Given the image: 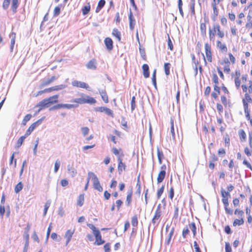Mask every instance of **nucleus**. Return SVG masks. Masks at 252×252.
I'll return each mask as SVG.
<instances>
[{
    "instance_id": "47",
    "label": "nucleus",
    "mask_w": 252,
    "mask_h": 252,
    "mask_svg": "<svg viewBox=\"0 0 252 252\" xmlns=\"http://www.w3.org/2000/svg\"><path fill=\"white\" fill-rule=\"evenodd\" d=\"M23 186L21 182L18 183L15 187L14 190L16 193H18L23 189Z\"/></svg>"
},
{
    "instance_id": "36",
    "label": "nucleus",
    "mask_w": 252,
    "mask_h": 252,
    "mask_svg": "<svg viewBox=\"0 0 252 252\" xmlns=\"http://www.w3.org/2000/svg\"><path fill=\"white\" fill-rule=\"evenodd\" d=\"M174 119L173 118L170 119V132L172 135V137L173 139H175V133L174 131Z\"/></svg>"
},
{
    "instance_id": "48",
    "label": "nucleus",
    "mask_w": 252,
    "mask_h": 252,
    "mask_svg": "<svg viewBox=\"0 0 252 252\" xmlns=\"http://www.w3.org/2000/svg\"><path fill=\"white\" fill-rule=\"evenodd\" d=\"M67 170L69 173L71 174L72 176H74L77 173L76 170L74 168L71 167L70 165L67 166Z\"/></svg>"
},
{
    "instance_id": "64",
    "label": "nucleus",
    "mask_w": 252,
    "mask_h": 252,
    "mask_svg": "<svg viewBox=\"0 0 252 252\" xmlns=\"http://www.w3.org/2000/svg\"><path fill=\"white\" fill-rule=\"evenodd\" d=\"M11 0H4L2 3V7L6 9L9 7Z\"/></svg>"
},
{
    "instance_id": "54",
    "label": "nucleus",
    "mask_w": 252,
    "mask_h": 252,
    "mask_svg": "<svg viewBox=\"0 0 252 252\" xmlns=\"http://www.w3.org/2000/svg\"><path fill=\"white\" fill-rule=\"evenodd\" d=\"M167 45L168 48L170 49V50L173 51L174 49V46L169 35H168Z\"/></svg>"
},
{
    "instance_id": "40",
    "label": "nucleus",
    "mask_w": 252,
    "mask_h": 252,
    "mask_svg": "<svg viewBox=\"0 0 252 252\" xmlns=\"http://www.w3.org/2000/svg\"><path fill=\"white\" fill-rule=\"evenodd\" d=\"M19 4V0H12L11 8L12 11L15 13Z\"/></svg>"
},
{
    "instance_id": "38",
    "label": "nucleus",
    "mask_w": 252,
    "mask_h": 252,
    "mask_svg": "<svg viewBox=\"0 0 252 252\" xmlns=\"http://www.w3.org/2000/svg\"><path fill=\"white\" fill-rule=\"evenodd\" d=\"M200 30L201 34L202 36H205L206 34V25L204 23H201L200 25Z\"/></svg>"
},
{
    "instance_id": "17",
    "label": "nucleus",
    "mask_w": 252,
    "mask_h": 252,
    "mask_svg": "<svg viewBox=\"0 0 252 252\" xmlns=\"http://www.w3.org/2000/svg\"><path fill=\"white\" fill-rule=\"evenodd\" d=\"M95 111L99 112H105L108 116H109L112 118L114 117V114L112 110L106 107L101 106L97 107L95 108Z\"/></svg>"
},
{
    "instance_id": "42",
    "label": "nucleus",
    "mask_w": 252,
    "mask_h": 252,
    "mask_svg": "<svg viewBox=\"0 0 252 252\" xmlns=\"http://www.w3.org/2000/svg\"><path fill=\"white\" fill-rule=\"evenodd\" d=\"M131 224L133 227H137L138 224V217L136 215H134L131 218Z\"/></svg>"
},
{
    "instance_id": "35",
    "label": "nucleus",
    "mask_w": 252,
    "mask_h": 252,
    "mask_svg": "<svg viewBox=\"0 0 252 252\" xmlns=\"http://www.w3.org/2000/svg\"><path fill=\"white\" fill-rule=\"evenodd\" d=\"M132 190H130L129 192H128L127 194L126 195V202L127 206H129L130 205L132 201Z\"/></svg>"
},
{
    "instance_id": "11",
    "label": "nucleus",
    "mask_w": 252,
    "mask_h": 252,
    "mask_svg": "<svg viewBox=\"0 0 252 252\" xmlns=\"http://www.w3.org/2000/svg\"><path fill=\"white\" fill-rule=\"evenodd\" d=\"M166 165L163 164L160 167V170L158 174L157 177V182L158 183H161L165 178L166 175Z\"/></svg>"
},
{
    "instance_id": "43",
    "label": "nucleus",
    "mask_w": 252,
    "mask_h": 252,
    "mask_svg": "<svg viewBox=\"0 0 252 252\" xmlns=\"http://www.w3.org/2000/svg\"><path fill=\"white\" fill-rule=\"evenodd\" d=\"M97 176L92 172H89L88 173L87 182L89 184L90 181L91 180L93 182Z\"/></svg>"
},
{
    "instance_id": "24",
    "label": "nucleus",
    "mask_w": 252,
    "mask_h": 252,
    "mask_svg": "<svg viewBox=\"0 0 252 252\" xmlns=\"http://www.w3.org/2000/svg\"><path fill=\"white\" fill-rule=\"evenodd\" d=\"M86 67L89 69L95 70L97 68V62L95 59H91L86 64Z\"/></svg>"
},
{
    "instance_id": "51",
    "label": "nucleus",
    "mask_w": 252,
    "mask_h": 252,
    "mask_svg": "<svg viewBox=\"0 0 252 252\" xmlns=\"http://www.w3.org/2000/svg\"><path fill=\"white\" fill-rule=\"evenodd\" d=\"M164 186L162 185L157 191V198L159 199L163 192Z\"/></svg>"
},
{
    "instance_id": "49",
    "label": "nucleus",
    "mask_w": 252,
    "mask_h": 252,
    "mask_svg": "<svg viewBox=\"0 0 252 252\" xmlns=\"http://www.w3.org/2000/svg\"><path fill=\"white\" fill-rule=\"evenodd\" d=\"M159 164L162 163V160L163 158V154L162 151L158 150L157 152Z\"/></svg>"
},
{
    "instance_id": "46",
    "label": "nucleus",
    "mask_w": 252,
    "mask_h": 252,
    "mask_svg": "<svg viewBox=\"0 0 252 252\" xmlns=\"http://www.w3.org/2000/svg\"><path fill=\"white\" fill-rule=\"evenodd\" d=\"M32 118V115L31 114H27L25 117L24 118L23 121H22V124L23 125V126H25L26 124H27V123L30 120V119H31Z\"/></svg>"
},
{
    "instance_id": "32",
    "label": "nucleus",
    "mask_w": 252,
    "mask_h": 252,
    "mask_svg": "<svg viewBox=\"0 0 252 252\" xmlns=\"http://www.w3.org/2000/svg\"><path fill=\"white\" fill-rule=\"evenodd\" d=\"M191 58H192V61L193 62V63L195 64L196 70H197V68L198 67L200 72H202V67L201 65L200 64V62L198 61H195V56L194 55H192Z\"/></svg>"
},
{
    "instance_id": "7",
    "label": "nucleus",
    "mask_w": 252,
    "mask_h": 252,
    "mask_svg": "<svg viewBox=\"0 0 252 252\" xmlns=\"http://www.w3.org/2000/svg\"><path fill=\"white\" fill-rule=\"evenodd\" d=\"M204 54L202 53V56L205 65H207L208 63H211L213 60V54L211 45L206 42L204 44Z\"/></svg>"
},
{
    "instance_id": "21",
    "label": "nucleus",
    "mask_w": 252,
    "mask_h": 252,
    "mask_svg": "<svg viewBox=\"0 0 252 252\" xmlns=\"http://www.w3.org/2000/svg\"><path fill=\"white\" fill-rule=\"evenodd\" d=\"M118 162V171L119 174H121L123 171L126 170V166L125 163L123 162V158H121L120 157H119Z\"/></svg>"
},
{
    "instance_id": "13",
    "label": "nucleus",
    "mask_w": 252,
    "mask_h": 252,
    "mask_svg": "<svg viewBox=\"0 0 252 252\" xmlns=\"http://www.w3.org/2000/svg\"><path fill=\"white\" fill-rule=\"evenodd\" d=\"M65 88V85L63 84H61L59 85L54 86L48 88H46L42 91V92H46L47 93H51L53 92L59 91L60 90H62Z\"/></svg>"
},
{
    "instance_id": "50",
    "label": "nucleus",
    "mask_w": 252,
    "mask_h": 252,
    "mask_svg": "<svg viewBox=\"0 0 252 252\" xmlns=\"http://www.w3.org/2000/svg\"><path fill=\"white\" fill-rule=\"evenodd\" d=\"M224 141L225 144V146L229 147L230 146V138L228 134H226L225 136L224 137Z\"/></svg>"
},
{
    "instance_id": "19",
    "label": "nucleus",
    "mask_w": 252,
    "mask_h": 252,
    "mask_svg": "<svg viewBox=\"0 0 252 252\" xmlns=\"http://www.w3.org/2000/svg\"><path fill=\"white\" fill-rule=\"evenodd\" d=\"M128 19L129 29L131 31H133L135 25V20L134 19V17L133 15V13L131 10H130L128 14Z\"/></svg>"
},
{
    "instance_id": "6",
    "label": "nucleus",
    "mask_w": 252,
    "mask_h": 252,
    "mask_svg": "<svg viewBox=\"0 0 252 252\" xmlns=\"http://www.w3.org/2000/svg\"><path fill=\"white\" fill-rule=\"evenodd\" d=\"M59 96L58 94H55L40 101L36 106V107L39 108L38 111L39 112L43 109L48 108L52 105L57 103L58 102Z\"/></svg>"
},
{
    "instance_id": "2",
    "label": "nucleus",
    "mask_w": 252,
    "mask_h": 252,
    "mask_svg": "<svg viewBox=\"0 0 252 252\" xmlns=\"http://www.w3.org/2000/svg\"><path fill=\"white\" fill-rule=\"evenodd\" d=\"M225 37V32L221 29L218 24H214L208 29V38L211 42H216L217 48L221 52L225 53L228 49L225 43L222 42L220 40Z\"/></svg>"
},
{
    "instance_id": "57",
    "label": "nucleus",
    "mask_w": 252,
    "mask_h": 252,
    "mask_svg": "<svg viewBox=\"0 0 252 252\" xmlns=\"http://www.w3.org/2000/svg\"><path fill=\"white\" fill-rule=\"evenodd\" d=\"M244 153L248 157H251L252 155V149H250L248 147L244 148Z\"/></svg>"
},
{
    "instance_id": "62",
    "label": "nucleus",
    "mask_w": 252,
    "mask_h": 252,
    "mask_svg": "<svg viewBox=\"0 0 252 252\" xmlns=\"http://www.w3.org/2000/svg\"><path fill=\"white\" fill-rule=\"evenodd\" d=\"M244 214V213L243 211L237 209L234 211V214L237 215L239 217H240V218H243Z\"/></svg>"
},
{
    "instance_id": "8",
    "label": "nucleus",
    "mask_w": 252,
    "mask_h": 252,
    "mask_svg": "<svg viewBox=\"0 0 252 252\" xmlns=\"http://www.w3.org/2000/svg\"><path fill=\"white\" fill-rule=\"evenodd\" d=\"M221 195L222 196V202L224 204L225 211L226 214L228 215H232L233 210L228 208V198L230 197V194L228 192L226 191L224 189L220 190Z\"/></svg>"
},
{
    "instance_id": "37",
    "label": "nucleus",
    "mask_w": 252,
    "mask_h": 252,
    "mask_svg": "<svg viewBox=\"0 0 252 252\" xmlns=\"http://www.w3.org/2000/svg\"><path fill=\"white\" fill-rule=\"evenodd\" d=\"M84 202V194H81L79 195L77 201V205L80 207L82 206Z\"/></svg>"
},
{
    "instance_id": "30",
    "label": "nucleus",
    "mask_w": 252,
    "mask_h": 252,
    "mask_svg": "<svg viewBox=\"0 0 252 252\" xmlns=\"http://www.w3.org/2000/svg\"><path fill=\"white\" fill-rule=\"evenodd\" d=\"M143 74L145 78H147L150 76L149 67L147 64H144L142 65Z\"/></svg>"
},
{
    "instance_id": "60",
    "label": "nucleus",
    "mask_w": 252,
    "mask_h": 252,
    "mask_svg": "<svg viewBox=\"0 0 252 252\" xmlns=\"http://www.w3.org/2000/svg\"><path fill=\"white\" fill-rule=\"evenodd\" d=\"M152 80L154 86L156 87V70H155L152 74Z\"/></svg>"
},
{
    "instance_id": "25",
    "label": "nucleus",
    "mask_w": 252,
    "mask_h": 252,
    "mask_svg": "<svg viewBox=\"0 0 252 252\" xmlns=\"http://www.w3.org/2000/svg\"><path fill=\"white\" fill-rule=\"evenodd\" d=\"M75 232V229H69L65 232L64 238L66 239V245H67L70 241L72 237Z\"/></svg>"
},
{
    "instance_id": "41",
    "label": "nucleus",
    "mask_w": 252,
    "mask_h": 252,
    "mask_svg": "<svg viewBox=\"0 0 252 252\" xmlns=\"http://www.w3.org/2000/svg\"><path fill=\"white\" fill-rule=\"evenodd\" d=\"M170 66L171 64L169 63H165L164 64V72L166 76H168L170 74Z\"/></svg>"
},
{
    "instance_id": "12",
    "label": "nucleus",
    "mask_w": 252,
    "mask_h": 252,
    "mask_svg": "<svg viewBox=\"0 0 252 252\" xmlns=\"http://www.w3.org/2000/svg\"><path fill=\"white\" fill-rule=\"evenodd\" d=\"M42 122V119H40L38 120L37 121L32 123L28 128L26 132V136H29L31 133L33 131V130L36 128L38 126H39Z\"/></svg>"
},
{
    "instance_id": "23",
    "label": "nucleus",
    "mask_w": 252,
    "mask_h": 252,
    "mask_svg": "<svg viewBox=\"0 0 252 252\" xmlns=\"http://www.w3.org/2000/svg\"><path fill=\"white\" fill-rule=\"evenodd\" d=\"M104 42L105 45L108 51H111L113 48V42L110 37H106L104 39Z\"/></svg>"
},
{
    "instance_id": "29",
    "label": "nucleus",
    "mask_w": 252,
    "mask_h": 252,
    "mask_svg": "<svg viewBox=\"0 0 252 252\" xmlns=\"http://www.w3.org/2000/svg\"><path fill=\"white\" fill-rule=\"evenodd\" d=\"M99 94L104 102L105 103H108L109 102V97L106 91L105 90H102L101 91H99Z\"/></svg>"
},
{
    "instance_id": "55",
    "label": "nucleus",
    "mask_w": 252,
    "mask_h": 252,
    "mask_svg": "<svg viewBox=\"0 0 252 252\" xmlns=\"http://www.w3.org/2000/svg\"><path fill=\"white\" fill-rule=\"evenodd\" d=\"M220 23L222 26H225L227 23L226 18L224 16H221L220 18Z\"/></svg>"
},
{
    "instance_id": "28",
    "label": "nucleus",
    "mask_w": 252,
    "mask_h": 252,
    "mask_svg": "<svg viewBox=\"0 0 252 252\" xmlns=\"http://www.w3.org/2000/svg\"><path fill=\"white\" fill-rule=\"evenodd\" d=\"M93 183V186L95 189L97 190L99 192H102L103 190V188L101 187L99 181L96 177V178L94 180Z\"/></svg>"
},
{
    "instance_id": "27",
    "label": "nucleus",
    "mask_w": 252,
    "mask_h": 252,
    "mask_svg": "<svg viewBox=\"0 0 252 252\" xmlns=\"http://www.w3.org/2000/svg\"><path fill=\"white\" fill-rule=\"evenodd\" d=\"M211 5L213 11V13L212 16V19L213 21H215L217 19V17L219 15V9L218 8V5L211 4Z\"/></svg>"
},
{
    "instance_id": "22",
    "label": "nucleus",
    "mask_w": 252,
    "mask_h": 252,
    "mask_svg": "<svg viewBox=\"0 0 252 252\" xmlns=\"http://www.w3.org/2000/svg\"><path fill=\"white\" fill-rule=\"evenodd\" d=\"M238 135L240 141L242 143L245 142L247 140V134L243 129H240L238 131Z\"/></svg>"
},
{
    "instance_id": "10",
    "label": "nucleus",
    "mask_w": 252,
    "mask_h": 252,
    "mask_svg": "<svg viewBox=\"0 0 252 252\" xmlns=\"http://www.w3.org/2000/svg\"><path fill=\"white\" fill-rule=\"evenodd\" d=\"M189 229H190L192 231L193 236H195V235H196L195 224L194 222H191L190 223H189L188 226H187V227L183 230L182 236L184 238H185L186 237L187 235L188 234H189Z\"/></svg>"
},
{
    "instance_id": "20",
    "label": "nucleus",
    "mask_w": 252,
    "mask_h": 252,
    "mask_svg": "<svg viewBox=\"0 0 252 252\" xmlns=\"http://www.w3.org/2000/svg\"><path fill=\"white\" fill-rule=\"evenodd\" d=\"M94 235L95 238V241L94 243V245L99 246L105 243V241L102 239V237L100 231H97L96 234H95Z\"/></svg>"
},
{
    "instance_id": "63",
    "label": "nucleus",
    "mask_w": 252,
    "mask_h": 252,
    "mask_svg": "<svg viewBox=\"0 0 252 252\" xmlns=\"http://www.w3.org/2000/svg\"><path fill=\"white\" fill-rule=\"evenodd\" d=\"M225 252H232L231 247L228 242H225Z\"/></svg>"
},
{
    "instance_id": "52",
    "label": "nucleus",
    "mask_w": 252,
    "mask_h": 252,
    "mask_svg": "<svg viewBox=\"0 0 252 252\" xmlns=\"http://www.w3.org/2000/svg\"><path fill=\"white\" fill-rule=\"evenodd\" d=\"M130 104H131V111H132L135 109V108L136 107L135 97L134 96H133L132 97L131 102H130Z\"/></svg>"
},
{
    "instance_id": "44",
    "label": "nucleus",
    "mask_w": 252,
    "mask_h": 252,
    "mask_svg": "<svg viewBox=\"0 0 252 252\" xmlns=\"http://www.w3.org/2000/svg\"><path fill=\"white\" fill-rule=\"evenodd\" d=\"M28 136H26V133H25V134L24 135L21 136L18 139V140H17V147L18 148L20 147L22 145L23 141H24L25 138L26 137H27Z\"/></svg>"
},
{
    "instance_id": "14",
    "label": "nucleus",
    "mask_w": 252,
    "mask_h": 252,
    "mask_svg": "<svg viewBox=\"0 0 252 252\" xmlns=\"http://www.w3.org/2000/svg\"><path fill=\"white\" fill-rule=\"evenodd\" d=\"M241 80H242L240 71L239 70H236L234 76V81L235 86L237 89H239L241 86Z\"/></svg>"
},
{
    "instance_id": "3",
    "label": "nucleus",
    "mask_w": 252,
    "mask_h": 252,
    "mask_svg": "<svg viewBox=\"0 0 252 252\" xmlns=\"http://www.w3.org/2000/svg\"><path fill=\"white\" fill-rule=\"evenodd\" d=\"M80 95L81 97L74 98L71 100V102L73 103L72 104H58L53 107L52 108H50V110H51L52 109H58L61 108H66L69 109L73 108H76L79 104L86 103L94 104L96 102V100L93 97L86 95L83 93L81 94Z\"/></svg>"
},
{
    "instance_id": "18",
    "label": "nucleus",
    "mask_w": 252,
    "mask_h": 252,
    "mask_svg": "<svg viewBox=\"0 0 252 252\" xmlns=\"http://www.w3.org/2000/svg\"><path fill=\"white\" fill-rule=\"evenodd\" d=\"M57 79H58V76H53L50 78H48L47 79H45V80H43L41 82L40 86L41 87L47 86L51 84L52 83H53Z\"/></svg>"
},
{
    "instance_id": "33",
    "label": "nucleus",
    "mask_w": 252,
    "mask_h": 252,
    "mask_svg": "<svg viewBox=\"0 0 252 252\" xmlns=\"http://www.w3.org/2000/svg\"><path fill=\"white\" fill-rule=\"evenodd\" d=\"M90 10H91V5H90V3L89 2L87 3V4L86 5L84 6L82 8V14L84 15H86L90 12Z\"/></svg>"
},
{
    "instance_id": "26",
    "label": "nucleus",
    "mask_w": 252,
    "mask_h": 252,
    "mask_svg": "<svg viewBox=\"0 0 252 252\" xmlns=\"http://www.w3.org/2000/svg\"><path fill=\"white\" fill-rule=\"evenodd\" d=\"M112 151L113 153L117 157L118 160L119 157H120L121 158H123L124 154L122 149L120 148L119 149H118L114 147L112 148Z\"/></svg>"
},
{
    "instance_id": "9",
    "label": "nucleus",
    "mask_w": 252,
    "mask_h": 252,
    "mask_svg": "<svg viewBox=\"0 0 252 252\" xmlns=\"http://www.w3.org/2000/svg\"><path fill=\"white\" fill-rule=\"evenodd\" d=\"M164 209V207L162 209L160 204L157 206L154 217L152 220V222L153 225H158L159 224L162 214V210Z\"/></svg>"
},
{
    "instance_id": "59",
    "label": "nucleus",
    "mask_w": 252,
    "mask_h": 252,
    "mask_svg": "<svg viewBox=\"0 0 252 252\" xmlns=\"http://www.w3.org/2000/svg\"><path fill=\"white\" fill-rule=\"evenodd\" d=\"M50 206V202L49 201H47L44 205V213L43 216H45L47 212L48 209Z\"/></svg>"
},
{
    "instance_id": "56",
    "label": "nucleus",
    "mask_w": 252,
    "mask_h": 252,
    "mask_svg": "<svg viewBox=\"0 0 252 252\" xmlns=\"http://www.w3.org/2000/svg\"><path fill=\"white\" fill-rule=\"evenodd\" d=\"M217 71L219 73V75L220 78L221 79L224 80V75L223 73V72L222 71V69L221 68V67L220 66H217Z\"/></svg>"
},
{
    "instance_id": "1",
    "label": "nucleus",
    "mask_w": 252,
    "mask_h": 252,
    "mask_svg": "<svg viewBox=\"0 0 252 252\" xmlns=\"http://www.w3.org/2000/svg\"><path fill=\"white\" fill-rule=\"evenodd\" d=\"M212 81L214 83L213 91L211 93V96L214 100L219 99V96L220 94L221 90L223 94L220 96V101L222 104L219 102L217 103L216 108L219 114H221L223 111V105L226 107L228 103L230 102V92L227 87L222 84L221 87L219 86V79L216 73L212 74Z\"/></svg>"
},
{
    "instance_id": "31",
    "label": "nucleus",
    "mask_w": 252,
    "mask_h": 252,
    "mask_svg": "<svg viewBox=\"0 0 252 252\" xmlns=\"http://www.w3.org/2000/svg\"><path fill=\"white\" fill-rule=\"evenodd\" d=\"M113 36H115L119 41H120L121 40V34L120 31L116 29L115 28L113 30L112 33Z\"/></svg>"
},
{
    "instance_id": "4",
    "label": "nucleus",
    "mask_w": 252,
    "mask_h": 252,
    "mask_svg": "<svg viewBox=\"0 0 252 252\" xmlns=\"http://www.w3.org/2000/svg\"><path fill=\"white\" fill-rule=\"evenodd\" d=\"M241 79L242 84H241L240 87L244 93V96L242 99V104L243 105L250 104L252 103V98L251 96V94H252V80H249L247 83L248 79L247 74L243 75Z\"/></svg>"
},
{
    "instance_id": "53",
    "label": "nucleus",
    "mask_w": 252,
    "mask_h": 252,
    "mask_svg": "<svg viewBox=\"0 0 252 252\" xmlns=\"http://www.w3.org/2000/svg\"><path fill=\"white\" fill-rule=\"evenodd\" d=\"M211 88L210 86H207L204 91V95L206 97H208L210 94L211 95Z\"/></svg>"
},
{
    "instance_id": "15",
    "label": "nucleus",
    "mask_w": 252,
    "mask_h": 252,
    "mask_svg": "<svg viewBox=\"0 0 252 252\" xmlns=\"http://www.w3.org/2000/svg\"><path fill=\"white\" fill-rule=\"evenodd\" d=\"M250 104L243 105L244 113L246 119L249 121L250 126L252 127V117L251 116V111L249 107Z\"/></svg>"
},
{
    "instance_id": "58",
    "label": "nucleus",
    "mask_w": 252,
    "mask_h": 252,
    "mask_svg": "<svg viewBox=\"0 0 252 252\" xmlns=\"http://www.w3.org/2000/svg\"><path fill=\"white\" fill-rule=\"evenodd\" d=\"M218 154L220 157H224L226 155V151L224 148H220L218 151Z\"/></svg>"
},
{
    "instance_id": "5",
    "label": "nucleus",
    "mask_w": 252,
    "mask_h": 252,
    "mask_svg": "<svg viewBox=\"0 0 252 252\" xmlns=\"http://www.w3.org/2000/svg\"><path fill=\"white\" fill-rule=\"evenodd\" d=\"M228 56L229 59V60L225 58L219 61V64L222 66V68H221L224 73L226 74H229L231 69H230V64L231 63L232 64H234L236 63V59L235 57L232 55L231 53H228Z\"/></svg>"
},
{
    "instance_id": "34",
    "label": "nucleus",
    "mask_w": 252,
    "mask_h": 252,
    "mask_svg": "<svg viewBox=\"0 0 252 252\" xmlns=\"http://www.w3.org/2000/svg\"><path fill=\"white\" fill-rule=\"evenodd\" d=\"M105 0H100L98 3L97 7L95 9V12L98 13L100 11L101 8L105 5Z\"/></svg>"
},
{
    "instance_id": "39",
    "label": "nucleus",
    "mask_w": 252,
    "mask_h": 252,
    "mask_svg": "<svg viewBox=\"0 0 252 252\" xmlns=\"http://www.w3.org/2000/svg\"><path fill=\"white\" fill-rule=\"evenodd\" d=\"M174 231H175V228H174V227H173L170 229V232L167 236V241H166L167 245H169L170 243L172 236L174 233Z\"/></svg>"
},
{
    "instance_id": "16",
    "label": "nucleus",
    "mask_w": 252,
    "mask_h": 252,
    "mask_svg": "<svg viewBox=\"0 0 252 252\" xmlns=\"http://www.w3.org/2000/svg\"><path fill=\"white\" fill-rule=\"evenodd\" d=\"M71 84L73 87L85 89L86 90H88L90 88L89 85L86 83L77 80H73L72 81Z\"/></svg>"
},
{
    "instance_id": "45",
    "label": "nucleus",
    "mask_w": 252,
    "mask_h": 252,
    "mask_svg": "<svg viewBox=\"0 0 252 252\" xmlns=\"http://www.w3.org/2000/svg\"><path fill=\"white\" fill-rule=\"evenodd\" d=\"M244 221L243 218H240V219H235L233 222V225L234 226L241 225L244 224Z\"/></svg>"
},
{
    "instance_id": "61",
    "label": "nucleus",
    "mask_w": 252,
    "mask_h": 252,
    "mask_svg": "<svg viewBox=\"0 0 252 252\" xmlns=\"http://www.w3.org/2000/svg\"><path fill=\"white\" fill-rule=\"evenodd\" d=\"M60 12H61L60 7L59 6L55 7L54 8V12H53L54 16H55V17L58 16L60 14Z\"/></svg>"
}]
</instances>
